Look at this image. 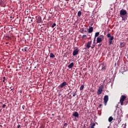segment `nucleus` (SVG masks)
Masks as SVG:
<instances>
[{"instance_id":"9","label":"nucleus","mask_w":128,"mask_h":128,"mask_svg":"<svg viewBox=\"0 0 128 128\" xmlns=\"http://www.w3.org/2000/svg\"><path fill=\"white\" fill-rule=\"evenodd\" d=\"M78 52H80V50H78V48L75 49L73 52L72 56H78Z\"/></svg>"},{"instance_id":"47","label":"nucleus","mask_w":128,"mask_h":128,"mask_svg":"<svg viewBox=\"0 0 128 128\" xmlns=\"http://www.w3.org/2000/svg\"><path fill=\"white\" fill-rule=\"evenodd\" d=\"M92 48H94V47H92Z\"/></svg>"},{"instance_id":"1","label":"nucleus","mask_w":128,"mask_h":128,"mask_svg":"<svg viewBox=\"0 0 128 128\" xmlns=\"http://www.w3.org/2000/svg\"><path fill=\"white\" fill-rule=\"evenodd\" d=\"M107 38H108V44L110 46V44H112V40H114V36H112L110 35V34L108 33L107 34Z\"/></svg>"},{"instance_id":"19","label":"nucleus","mask_w":128,"mask_h":128,"mask_svg":"<svg viewBox=\"0 0 128 128\" xmlns=\"http://www.w3.org/2000/svg\"><path fill=\"white\" fill-rule=\"evenodd\" d=\"M56 56H54V54L50 52V58H54Z\"/></svg>"},{"instance_id":"33","label":"nucleus","mask_w":128,"mask_h":128,"mask_svg":"<svg viewBox=\"0 0 128 128\" xmlns=\"http://www.w3.org/2000/svg\"><path fill=\"white\" fill-rule=\"evenodd\" d=\"M26 48H28L27 47L25 48H24V52H26Z\"/></svg>"},{"instance_id":"23","label":"nucleus","mask_w":128,"mask_h":128,"mask_svg":"<svg viewBox=\"0 0 128 128\" xmlns=\"http://www.w3.org/2000/svg\"><path fill=\"white\" fill-rule=\"evenodd\" d=\"M94 126H96V124L93 123L91 126V128H94Z\"/></svg>"},{"instance_id":"48","label":"nucleus","mask_w":128,"mask_h":128,"mask_svg":"<svg viewBox=\"0 0 128 128\" xmlns=\"http://www.w3.org/2000/svg\"><path fill=\"white\" fill-rule=\"evenodd\" d=\"M90 128H94L90 127Z\"/></svg>"},{"instance_id":"12","label":"nucleus","mask_w":128,"mask_h":128,"mask_svg":"<svg viewBox=\"0 0 128 128\" xmlns=\"http://www.w3.org/2000/svg\"><path fill=\"white\" fill-rule=\"evenodd\" d=\"M126 44L125 42H120V48H124L126 46Z\"/></svg>"},{"instance_id":"31","label":"nucleus","mask_w":128,"mask_h":128,"mask_svg":"<svg viewBox=\"0 0 128 128\" xmlns=\"http://www.w3.org/2000/svg\"><path fill=\"white\" fill-rule=\"evenodd\" d=\"M82 38H86V34L83 35Z\"/></svg>"},{"instance_id":"43","label":"nucleus","mask_w":128,"mask_h":128,"mask_svg":"<svg viewBox=\"0 0 128 128\" xmlns=\"http://www.w3.org/2000/svg\"><path fill=\"white\" fill-rule=\"evenodd\" d=\"M66 128V127H65V126H64L62 127V128Z\"/></svg>"},{"instance_id":"7","label":"nucleus","mask_w":128,"mask_h":128,"mask_svg":"<svg viewBox=\"0 0 128 128\" xmlns=\"http://www.w3.org/2000/svg\"><path fill=\"white\" fill-rule=\"evenodd\" d=\"M72 116H74L76 118H78V116H80V114H78V112H73Z\"/></svg>"},{"instance_id":"22","label":"nucleus","mask_w":128,"mask_h":128,"mask_svg":"<svg viewBox=\"0 0 128 128\" xmlns=\"http://www.w3.org/2000/svg\"><path fill=\"white\" fill-rule=\"evenodd\" d=\"M56 26V23H54V24L52 26V28H54V26Z\"/></svg>"},{"instance_id":"15","label":"nucleus","mask_w":128,"mask_h":128,"mask_svg":"<svg viewBox=\"0 0 128 128\" xmlns=\"http://www.w3.org/2000/svg\"><path fill=\"white\" fill-rule=\"evenodd\" d=\"M98 36H100V32H97L95 34L94 42H96V37Z\"/></svg>"},{"instance_id":"24","label":"nucleus","mask_w":128,"mask_h":128,"mask_svg":"<svg viewBox=\"0 0 128 128\" xmlns=\"http://www.w3.org/2000/svg\"><path fill=\"white\" fill-rule=\"evenodd\" d=\"M6 77L4 76L3 77V80H2V82H6Z\"/></svg>"},{"instance_id":"20","label":"nucleus","mask_w":128,"mask_h":128,"mask_svg":"<svg viewBox=\"0 0 128 128\" xmlns=\"http://www.w3.org/2000/svg\"><path fill=\"white\" fill-rule=\"evenodd\" d=\"M78 16L79 17L82 16V12L81 11H79L78 12Z\"/></svg>"},{"instance_id":"39","label":"nucleus","mask_w":128,"mask_h":128,"mask_svg":"<svg viewBox=\"0 0 128 128\" xmlns=\"http://www.w3.org/2000/svg\"><path fill=\"white\" fill-rule=\"evenodd\" d=\"M22 108L23 110H24V106H22Z\"/></svg>"},{"instance_id":"18","label":"nucleus","mask_w":128,"mask_h":128,"mask_svg":"<svg viewBox=\"0 0 128 128\" xmlns=\"http://www.w3.org/2000/svg\"><path fill=\"white\" fill-rule=\"evenodd\" d=\"M114 120V118L112 116H110L109 118H108V122H112V120Z\"/></svg>"},{"instance_id":"45","label":"nucleus","mask_w":128,"mask_h":128,"mask_svg":"<svg viewBox=\"0 0 128 128\" xmlns=\"http://www.w3.org/2000/svg\"><path fill=\"white\" fill-rule=\"evenodd\" d=\"M14 90V89H13V88H12V89H11V90Z\"/></svg>"},{"instance_id":"41","label":"nucleus","mask_w":128,"mask_h":128,"mask_svg":"<svg viewBox=\"0 0 128 128\" xmlns=\"http://www.w3.org/2000/svg\"><path fill=\"white\" fill-rule=\"evenodd\" d=\"M8 44V42H6V44Z\"/></svg>"},{"instance_id":"37","label":"nucleus","mask_w":128,"mask_h":128,"mask_svg":"<svg viewBox=\"0 0 128 128\" xmlns=\"http://www.w3.org/2000/svg\"><path fill=\"white\" fill-rule=\"evenodd\" d=\"M19 92H20V94H22V90H20V91H19Z\"/></svg>"},{"instance_id":"38","label":"nucleus","mask_w":128,"mask_h":128,"mask_svg":"<svg viewBox=\"0 0 128 128\" xmlns=\"http://www.w3.org/2000/svg\"><path fill=\"white\" fill-rule=\"evenodd\" d=\"M102 106V104H100V108L101 106Z\"/></svg>"},{"instance_id":"21","label":"nucleus","mask_w":128,"mask_h":128,"mask_svg":"<svg viewBox=\"0 0 128 128\" xmlns=\"http://www.w3.org/2000/svg\"><path fill=\"white\" fill-rule=\"evenodd\" d=\"M84 86L82 85L80 87V90H84Z\"/></svg>"},{"instance_id":"11","label":"nucleus","mask_w":128,"mask_h":128,"mask_svg":"<svg viewBox=\"0 0 128 128\" xmlns=\"http://www.w3.org/2000/svg\"><path fill=\"white\" fill-rule=\"evenodd\" d=\"M104 40L100 37H98L96 39V44H100V42H102Z\"/></svg>"},{"instance_id":"5","label":"nucleus","mask_w":128,"mask_h":128,"mask_svg":"<svg viewBox=\"0 0 128 128\" xmlns=\"http://www.w3.org/2000/svg\"><path fill=\"white\" fill-rule=\"evenodd\" d=\"M124 100H126V96H122L120 99V103L121 106H122V104H124Z\"/></svg>"},{"instance_id":"40","label":"nucleus","mask_w":128,"mask_h":128,"mask_svg":"<svg viewBox=\"0 0 128 128\" xmlns=\"http://www.w3.org/2000/svg\"><path fill=\"white\" fill-rule=\"evenodd\" d=\"M94 42H96V41H94Z\"/></svg>"},{"instance_id":"27","label":"nucleus","mask_w":128,"mask_h":128,"mask_svg":"<svg viewBox=\"0 0 128 128\" xmlns=\"http://www.w3.org/2000/svg\"><path fill=\"white\" fill-rule=\"evenodd\" d=\"M101 38H102V40H104V35H100V36Z\"/></svg>"},{"instance_id":"44","label":"nucleus","mask_w":128,"mask_h":128,"mask_svg":"<svg viewBox=\"0 0 128 128\" xmlns=\"http://www.w3.org/2000/svg\"><path fill=\"white\" fill-rule=\"evenodd\" d=\"M34 68H36V66H35V67H34Z\"/></svg>"},{"instance_id":"17","label":"nucleus","mask_w":128,"mask_h":128,"mask_svg":"<svg viewBox=\"0 0 128 128\" xmlns=\"http://www.w3.org/2000/svg\"><path fill=\"white\" fill-rule=\"evenodd\" d=\"M74 66V62L70 63L68 66V68H72V67Z\"/></svg>"},{"instance_id":"3","label":"nucleus","mask_w":128,"mask_h":128,"mask_svg":"<svg viewBox=\"0 0 128 128\" xmlns=\"http://www.w3.org/2000/svg\"><path fill=\"white\" fill-rule=\"evenodd\" d=\"M128 12H126V10L124 9H122L120 12V16H126Z\"/></svg>"},{"instance_id":"6","label":"nucleus","mask_w":128,"mask_h":128,"mask_svg":"<svg viewBox=\"0 0 128 128\" xmlns=\"http://www.w3.org/2000/svg\"><path fill=\"white\" fill-rule=\"evenodd\" d=\"M120 72L122 74H124V72H126V67H124V66H122Z\"/></svg>"},{"instance_id":"14","label":"nucleus","mask_w":128,"mask_h":128,"mask_svg":"<svg viewBox=\"0 0 128 128\" xmlns=\"http://www.w3.org/2000/svg\"><path fill=\"white\" fill-rule=\"evenodd\" d=\"M94 32V28L92 27H90L88 29V32L89 34H92V32Z\"/></svg>"},{"instance_id":"42","label":"nucleus","mask_w":128,"mask_h":128,"mask_svg":"<svg viewBox=\"0 0 128 128\" xmlns=\"http://www.w3.org/2000/svg\"><path fill=\"white\" fill-rule=\"evenodd\" d=\"M68 0H66V2H68Z\"/></svg>"},{"instance_id":"49","label":"nucleus","mask_w":128,"mask_h":128,"mask_svg":"<svg viewBox=\"0 0 128 128\" xmlns=\"http://www.w3.org/2000/svg\"><path fill=\"white\" fill-rule=\"evenodd\" d=\"M22 50H24V49H22Z\"/></svg>"},{"instance_id":"13","label":"nucleus","mask_w":128,"mask_h":128,"mask_svg":"<svg viewBox=\"0 0 128 128\" xmlns=\"http://www.w3.org/2000/svg\"><path fill=\"white\" fill-rule=\"evenodd\" d=\"M92 44V41L88 42L86 44L87 48H90V45Z\"/></svg>"},{"instance_id":"25","label":"nucleus","mask_w":128,"mask_h":128,"mask_svg":"<svg viewBox=\"0 0 128 128\" xmlns=\"http://www.w3.org/2000/svg\"><path fill=\"white\" fill-rule=\"evenodd\" d=\"M76 92H72L73 96H76Z\"/></svg>"},{"instance_id":"35","label":"nucleus","mask_w":128,"mask_h":128,"mask_svg":"<svg viewBox=\"0 0 128 128\" xmlns=\"http://www.w3.org/2000/svg\"><path fill=\"white\" fill-rule=\"evenodd\" d=\"M20 128V125H18V128Z\"/></svg>"},{"instance_id":"26","label":"nucleus","mask_w":128,"mask_h":128,"mask_svg":"<svg viewBox=\"0 0 128 128\" xmlns=\"http://www.w3.org/2000/svg\"><path fill=\"white\" fill-rule=\"evenodd\" d=\"M122 18V20H126V18L124 17V16H120Z\"/></svg>"},{"instance_id":"32","label":"nucleus","mask_w":128,"mask_h":128,"mask_svg":"<svg viewBox=\"0 0 128 128\" xmlns=\"http://www.w3.org/2000/svg\"><path fill=\"white\" fill-rule=\"evenodd\" d=\"M118 112H122V110H118Z\"/></svg>"},{"instance_id":"30","label":"nucleus","mask_w":128,"mask_h":128,"mask_svg":"<svg viewBox=\"0 0 128 128\" xmlns=\"http://www.w3.org/2000/svg\"><path fill=\"white\" fill-rule=\"evenodd\" d=\"M102 70H106V66H102Z\"/></svg>"},{"instance_id":"34","label":"nucleus","mask_w":128,"mask_h":128,"mask_svg":"<svg viewBox=\"0 0 128 128\" xmlns=\"http://www.w3.org/2000/svg\"><path fill=\"white\" fill-rule=\"evenodd\" d=\"M58 96H62V94H58Z\"/></svg>"},{"instance_id":"36","label":"nucleus","mask_w":128,"mask_h":128,"mask_svg":"<svg viewBox=\"0 0 128 128\" xmlns=\"http://www.w3.org/2000/svg\"><path fill=\"white\" fill-rule=\"evenodd\" d=\"M102 46V44H100L98 45V46Z\"/></svg>"},{"instance_id":"10","label":"nucleus","mask_w":128,"mask_h":128,"mask_svg":"<svg viewBox=\"0 0 128 128\" xmlns=\"http://www.w3.org/2000/svg\"><path fill=\"white\" fill-rule=\"evenodd\" d=\"M36 22L38 24H40L42 22V17L40 16H38L36 18Z\"/></svg>"},{"instance_id":"2","label":"nucleus","mask_w":128,"mask_h":128,"mask_svg":"<svg viewBox=\"0 0 128 128\" xmlns=\"http://www.w3.org/2000/svg\"><path fill=\"white\" fill-rule=\"evenodd\" d=\"M102 90H104V85H102L98 87V90L97 92V94L100 96L102 92Z\"/></svg>"},{"instance_id":"28","label":"nucleus","mask_w":128,"mask_h":128,"mask_svg":"<svg viewBox=\"0 0 128 128\" xmlns=\"http://www.w3.org/2000/svg\"><path fill=\"white\" fill-rule=\"evenodd\" d=\"M6 105L4 104L2 105V108H6Z\"/></svg>"},{"instance_id":"8","label":"nucleus","mask_w":128,"mask_h":128,"mask_svg":"<svg viewBox=\"0 0 128 128\" xmlns=\"http://www.w3.org/2000/svg\"><path fill=\"white\" fill-rule=\"evenodd\" d=\"M68 84L66 83V82H62L60 86L59 87L60 88H64V86H66Z\"/></svg>"},{"instance_id":"16","label":"nucleus","mask_w":128,"mask_h":128,"mask_svg":"<svg viewBox=\"0 0 128 128\" xmlns=\"http://www.w3.org/2000/svg\"><path fill=\"white\" fill-rule=\"evenodd\" d=\"M0 6H3L4 8V6H6V4H4V2L2 0L0 1Z\"/></svg>"},{"instance_id":"4","label":"nucleus","mask_w":128,"mask_h":128,"mask_svg":"<svg viewBox=\"0 0 128 128\" xmlns=\"http://www.w3.org/2000/svg\"><path fill=\"white\" fill-rule=\"evenodd\" d=\"M104 104L105 106H106V104H108V96L106 95L104 96Z\"/></svg>"},{"instance_id":"50","label":"nucleus","mask_w":128,"mask_h":128,"mask_svg":"<svg viewBox=\"0 0 128 128\" xmlns=\"http://www.w3.org/2000/svg\"><path fill=\"white\" fill-rule=\"evenodd\" d=\"M52 116H54V114H52Z\"/></svg>"},{"instance_id":"29","label":"nucleus","mask_w":128,"mask_h":128,"mask_svg":"<svg viewBox=\"0 0 128 128\" xmlns=\"http://www.w3.org/2000/svg\"><path fill=\"white\" fill-rule=\"evenodd\" d=\"M67 126H68V124L66 123H64V126L65 128H66Z\"/></svg>"},{"instance_id":"46","label":"nucleus","mask_w":128,"mask_h":128,"mask_svg":"<svg viewBox=\"0 0 128 128\" xmlns=\"http://www.w3.org/2000/svg\"><path fill=\"white\" fill-rule=\"evenodd\" d=\"M31 22H32V20H31Z\"/></svg>"}]
</instances>
